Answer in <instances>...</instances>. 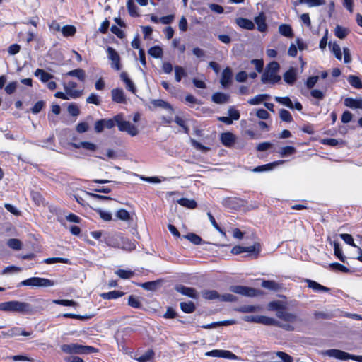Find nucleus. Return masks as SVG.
Segmentation results:
<instances>
[{
	"instance_id": "obj_60",
	"label": "nucleus",
	"mask_w": 362,
	"mask_h": 362,
	"mask_svg": "<svg viewBox=\"0 0 362 362\" xmlns=\"http://www.w3.org/2000/svg\"><path fill=\"white\" fill-rule=\"evenodd\" d=\"M310 95L316 99L322 100L325 95V90L313 89L311 90Z\"/></svg>"
},
{
	"instance_id": "obj_57",
	"label": "nucleus",
	"mask_w": 362,
	"mask_h": 362,
	"mask_svg": "<svg viewBox=\"0 0 362 362\" xmlns=\"http://www.w3.org/2000/svg\"><path fill=\"white\" fill-rule=\"evenodd\" d=\"M127 6L128 11L132 16H138V13L136 11L137 7L134 4L133 0H128L127 3Z\"/></svg>"
},
{
	"instance_id": "obj_46",
	"label": "nucleus",
	"mask_w": 362,
	"mask_h": 362,
	"mask_svg": "<svg viewBox=\"0 0 362 362\" xmlns=\"http://www.w3.org/2000/svg\"><path fill=\"white\" fill-rule=\"evenodd\" d=\"M334 32H335V35L337 37H339L340 39H344L348 35L349 30H348V29L343 28L340 25H337L335 28Z\"/></svg>"
},
{
	"instance_id": "obj_14",
	"label": "nucleus",
	"mask_w": 362,
	"mask_h": 362,
	"mask_svg": "<svg viewBox=\"0 0 362 362\" xmlns=\"http://www.w3.org/2000/svg\"><path fill=\"white\" fill-rule=\"evenodd\" d=\"M112 99L114 102L117 103H124L126 102V97L124 93L121 88H115L111 91Z\"/></svg>"
},
{
	"instance_id": "obj_19",
	"label": "nucleus",
	"mask_w": 362,
	"mask_h": 362,
	"mask_svg": "<svg viewBox=\"0 0 362 362\" xmlns=\"http://www.w3.org/2000/svg\"><path fill=\"white\" fill-rule=\"evenodd\" d=\"M76 87V83L73 81L69 82L67 86H64L66 93L67 95H69V96L71 98H76L79 97V95H80L79 91L72 90V88H74Z\"/></svg>"
},
{
	"instance_id": "obj_50",
	"label": "nucleus",
	"mask_w": 362,
	"mask_h": 362,
	"mask_svg": "<svg viewBox=\"0 0 362 362\" xmlns=\"http://www.w3.org/2000/svg\"><path fill=\"white\" fill-rule=\"evenodd\" d=\"M53 303L61 305L63 306H76L78 305V303L73 300H66V299H62V300H54Z\"/></svg>"
},
{
	"instance_id": "obj_26",
	"label": "nucleus",
	"mask_w": 362,
	"mask_h": 362,
	"mask_svg": "<svg viewBox=\"0 0 362 362\" xmlns=\"http://www.w3.org/2000/svg\"><path fill=\"white\" fill-rule=\"evenodd\" d=\"M124 295V293L119 291H112L107 293H103L100 294V297L103 299H116L122 297Z\"/></svg>"
},
{
	"instance_id": "obj_32",
	"label": "nucleus",
	"mask_w": 362,
	"mask_h": 362,
	"mask_svg": "<svg viewBox=\"0 0 362 362\" xmlns=\"http://www.w3.org/2000/svg\"><path fill=\"white\" fill-rule=\"evenodd\" d=\"M262 286L270 291H277L279 288V285L274 281L263 280Z\"/></svg>"
},
{
	"instance_id": "obj_40",
	"label": "nucleus",
	"mask_w": 362,
	"mask_h": 362,
	"mask_svg": "<svg viewBox=\"0 0 362 362\" xmlns=\"http://www.w3.org/2000/svg\"><path fill=\"white\" fill-rule=\"evenodd\" d=\"M181 310L186 313H192L195 310V305L192 302L180 303Z\"/></svg>"
},
{
	"instance_id": "obj_24",
	"label": "nucleus",
	"mask_w": 362,
	"mask_h": 362,
	"mask_svg": "<svg viewBox=\"0 0 362 362\" xmlns=\"http://www.w3.org/2000/svg\"><path fill=\"white\" fill-rule=\"evenodd\" d=\"M177 203L182 206L191 209H195L197 206V204L195 202V200L189 199L187 198H181L177 200Z\"/></svg>"
},
{
	"instance_id": "obj_53",
	"label": "nucleus",
	"mask_w": 362,
	"mask_h": 362,
	"mask_svg": "<svg viewBox=\"0 0 362 362\" xmlns=\"http://www.w3.org/2000/svg\"><path fill=\"white\" fill-rule=\"evenodd\" d=\"M185 238L189 240L191 243H192L194 245H199L201 244L202 240L201 237L199 235L194 234V233H189L184 236Z\"/></svg>"
},
{
	"instance_id": "obj_1",
	"label": "nucleus",
	"mask_w": 362,
	"mask_h": 362,
	"mask_svg": "<svg viewBox=\"0 0 362 362\" xmlns=\"http://www.w3.org/2000/svg\"><path fill=\"white\" fill-rule=\"evenodd\" d=\"M0 310L4 312H16L21 314H28L32 313V306L30 304L18 300H11L0 303Z\"/></svg>"
},
{
	"instance_id": "obj_31",
	"label": "nucleus",
	"mask_w": 362,
	"mask_h": 362,
	"mask_svg": "<svg viewBox=\"0 0 362 362\" xmlns=\"http://www.w3.org/2000/svg\"><path fill=\"white\" fill-rule=\"evenodd\" d=\"M298 4H306L309 7H316L326 4L325 0H298Z\"/></svg>"
},
{
	"instance_id": "obj_15",
	"label": "nucleus",
	"mask_w": 362,
	"mask_h": 362,
	"mask_svg": "<svg viewBox=\"0 0 362 362\" xmlns=\"http://www.w3.org/2000/svg\"><path fill=\"white\" fill-rule=\"evenodd\" d=\"M344 105L351 109L362 110V98H346L344 100Z\"/></svg>"
},
{
	"instance_id": "obj_64",
	"label": "nucleus",
	"mask_w": 362,
	"mask_h": 362,
	"mask_svg": "<svg viewBox=\"0 0 362 362\" xmlns=\"http://www.w3.org/2000/svg\"><path fill=\"white\" fill-rule=\"evenodd\" d=\"M68 112L72 116H78L80 114L78 107L75 104H71L68 107Z\"/></svg>"
},
{
	"instance_id": "obj_7",
	"label": "nucleus",
	"mask_w": 362,
	"mask_h": 362,
	"mask_svg": "<svg viewBox=\"0 0 362 362\" xmlns=\"http://www.w3.org/2000/svg\"><path fill=\"white\" fill-rule=\"evenodd\" d=\"M54 285V281L45 278L32 277L21 281L19 286L33 287H50Z\"/></svg>"
},
{
	"instance_id": "obj_4",
	"label": "nucleus",
	"mask_w": 362,
	"mask_h": 362,
	"mask_svg": "<svg viewBox=\"0 0 362 362\" xmlns=\"http://www.w3.org/2000/svg\"><path fill=\"white\" fill-rule=\"evenodd\" d=\"M61 349L67 354H88L96 351L95 348L90 346H83L78 344H63Z\"/></svg>"
},
{
	"instance_id": "obj_18",
	"label": "nucleus",
	"mask_w": 362,
	"mask_h": 362,
	"mask_svg": "<svg viewBox=\"0 0 362 362\" xmlns=\"http://www.w3.org/2000/svg\"><path fill=\"white\" fill-rule=\"evenodd\" d=\"M230 96L223 93H215L212 95V101L217 104H224L228 103Z\"/></svg>"
},
{
	"instance_id": "obj_52",
	"label": "nucleus",
	"mask_w": 362,
	"mask_h": 362,
	"mask_svg": "<svg viewBox=\"0 0 362 362\" xmlns=\"http://www.w3.org/2000/svg\"><path fill=\"white\" fill-rule=\"evenodd\" d=\"M279 117L282 121H284L286 122H291L293 120L291 113L285 109L280 110Z\"/></svg>"
},
{
	"instance_id": "obj_47",
	"label": "nucleus",
	"mask_w": 362,
	"mask_h": 362,
	"mask_svg": "<svg viewBox=\"0 0 362 362\" xmlns=\"http://www.w3.org/2000/svg\"><path fill=\"white\" fill-rule=\"evenodd\" d=\"M116 217L122 221H127L131 219L129 213L125 209H119L116 213Z\"/></svg>"
},
{
	"instance_id": "obj_41",
	"label": "nucleus",
	"mask_w": 362,
	"mask_h": 362,
	"mask_svg": "<svg viewBox=\"0 0 362 362\" xmlns=\"http://www.w3.org/2000/svg\"><path fill=\"white\" fill-rule=\"evenodd\" d=\"M328 267L332 270H338L343 273H349L350 272V269L349 268H347L346 267H345L338 262L331 263L329 264Z\"/></svg>"
},
{
	"instance_id": "obj_13",
	"label": "nucleus",
	"mask_w": 362,
	"mask_h": 362,
	"mask_svg": "<svg viewBox=\"0 0 362 362\" xmlns=\"http://www.w3.org/2000/svg\"><path fill=\"white\" fill-rule=\"evenodd\" d=\"M235 136L231 132H224L220 136V140L223 145L226 147H232L235 141Z\"/></svg>"
},
{
	"instance_id": "obj_27",
	"label": "nucleus",
	"mask_w": 362,
	"mask_h": 362,
	"mask_svg": "<svg viewBox=\"0 0 362 362\" xmlns=\"http://www.w3.org/2000/svg\"><path fill=\"white\" fill-rule=\"evenodd\" d=\"M260 252V244L255 243L253 245L249 247H245V252L250 253V255H254L255 258H257Z\"/></svg>"
},
{
	"instance_id": "obj_21",
	"label": "nucleus",
	"mask_w": 362,
	"mask_h": 362,
	"mask_svg": "<svg viewBox=\"0 0 362 362\" xmlns=\"http://www.w3.org/2000/svg\"><path fill=\"white\" fill-rule=\"evenodd\" d=\"M237 24L242 28H245L249 30H253L255 28L254 23L247 18H239L236 20Z\"/></svg>"
},
{
	"instance_id": "obj_2",
	"label": "nucleus",
	"mask_w": 362,
	"mask_h": 362,
	"mask_svg": "<svg viewBox=\"0 0 362 362\" xmlns=\"http://www.w3.org/2000/svg\"><path fill=\"white\" fill-rule=\"evenodd\" d=\"M279 69V63L275 61L268 64L261 76V81L263 83L271 84L279 83L281 81V76L277 74Z\"/></svg>"
},
{
	"instance_id": "obj_56",
	"label": "nucleus",
	"mask_w": 362,
	"mask_h": 362,
	"mask_svg": "<svg viewBox=\"0 0 362 362\" xmlns=\"http://www.w3.org/2000/svg\"><path fill=\"white\" fill-rule=\"evenodd\" d=\"M44 262L46 264H54V263H69V259L67 258H62V257H51L47 258L44 260Z\"/></svg>"
},
{
	"instance_id": "obj_48",
	"label": "nucleus",
	"mask_w": 362,
	"mask_h": 362,
	"mask_svg": "<svg viewBox=\"0 0 362 362\" xmlns=\"http://www.w3.org/2000/svg\"><path fill=\"white\" fill-rule=\"evenodd\" d=\"M122 248L126 250H132L136 248V243L134 242H132L128 238H122Z\"/></svg>"
},
{
	"instance_id": "obj_39",
	"label": "nucleus",
	"mask_w": 362,
	"mask_h": 362,
	"mask_svg": "<svg viewBox=\"0 0 362 362\" xmlns=\"http://www.w3.org/2000/svg\"><path fill=\"white\" fill-rule=\"evenodd\" d=\"M274 100L277 103H279L280 104H282V105L288 107V108L293 109V104L292 101L291 100V99L288 97H278V96H276L274 98Z\"/></svg>"
},
{
	"instance_id": "obj_6",
	"label": "nucleus",
	"mask_w": 362,
	"mask_h": 362,
	"mask_svg": "<svg viewBox=\"0 0 362 362\" xmlns=\"http://www.w3.org/2000/svg\"><path fill=\"white\" fill-rule=\"evenodd\" d=\"M115 120L119 131L126 132L132 136H134L139 134L137 127L131 124L129 121L124 120L122 115L119 114L115 115Z\"/></svg>"
},
{
	"instance_id": "obj_5",
	"label": "nucleus",
	"mask_w": 362,
	"mask_h": 362,
	"mask_svg": "<svg viewBox=\"0 0 362 362\" xmlns=\"http://www.w3.org/2000/svg\"><path fill=\"white\" fill-rule=\"evenodd\" d=\"M276 315L279 320L284 322H281V325H287L292 327V329H286V331H293L295 329L293 325L300 321L297 315L286 311L285 308L276 313Z\"/></svg>"
},
{
	"instance_id": "obj_51",
	"label": "nucleus",
	"mask_w": 362,
	"mask_h": 362,
	"mask_svg": "<svg viewBox=\"0 0 362 362\" xmlns=\"http://www.w3.org/2000/svg\"><path fill=\"white\" fill-rule=\"evenodd\" d=\"M115 274L121 279H129L134 276V272L129 270L118 269Z\"/></svg>"
},
{
	"instance_id": "obj_25",
	"label": "nucleus",
	"mask_w": 362,
	"mask_h": 362,
	"mask_svg": "<svg viewBox=\"0 0 362 362\" xmlns=\"http://www.w3.org/2000/svg\"><path fill=\"white\" fill-rule=\"evenodd\" d=\"M255 22L257 25L259 31L264 32L267 30V25L265 23V18L262 13L255 18Z\"/></svg>"
},
{
	"instance_id": "obj_43",
	"label": "nucleus",
	"mask_w": 362,
	"mask_h": 362,
	"mask_svg": "<svg viewBox=\"0 0 362 362\" xmlns=\"http://www.w3.org/2000/svg\"><path fill=\"white\" fill-rule=\"evenodd\" d=\"M174 70L175 78L177 82H180L181 81L182 77L185 76L187 75L185 70L182 66H175Z\"/></svg>"
},
{
	"instance_id": "obj_37",
	"label": "nucleus",
	"mask_w": 362,
	"mask_h": 362,
	"mask_svg": "<svg viewBox=\"0 0 362 362\" xmlns=\"http://www.w3.org/2000/svg\"><path fill=\"white\" fill-rule=\"evenodd\" d=\"M93 316H94L93 314L80 315L72 314V313H64L63 315V317H66V318H73V319H77V320H89V319L92 318Z\"/></svg>"
},
{
	"instance_id": "obj_23",
	"label": "nucleus",
	"mask_w": 362,
	"mask_h": 362,
	"mask_svg": "<svg viewBox=\"0 0 362 362\" xmlns=\"http://www.w3.org/2000/svg\"><path fill=\"white\" fill-rule=\"evenodd\" d=\"M121 79L124 82L126 85V88L131 91L132 93H134L136 92V88L134 84V83L131 81L130 78H129L128 75L126 72H122L120 74Z\"/></svg>"
},
{
	"instance_id": "obj_62",
	"label": "nucleus",
	"mask_w": 362,
	"mask_h": 362,
	"mask_svg": "<svg viewBox=\"0 0 362 362\" xmlns=\"http://www.w3.org/2000/svg\"><path fill=\"white\" fill-rule=\"evenodd\" d=\"M228 113L229 115V117L232 120H238L240 118L239 112L237 110H235L233 107H230L228 109Z\"/></svg>"
},
{
	"instance_id": "obj_61",
	"label": "nucleus",
	"mask_w": 362,
	"mask_h": 362,
	"mask_svg": "<svg viewBox=\"0 0 362 362\" xmlns=\"http://www.w3.org/2000/svg\"><path fill=\"white\" fill-rule=\"evenodd\" d=\"M318 79H319V76H317L309 77L308 78L307 81L305 82V85H306L307 88L308 89L313 88L315 86V85L317 83V82L318 81Z\"/></svg>"
},
{
	"instance_id": "obj_54",
	"label": "nucleus",
	"mask_w": 362,
	"mask_h": 362,
	"mask_svg": "<svg viewBox=\"0 0 362 362\" xmlns=\"http://www.w3.org/2000/svg\"><path fill=\"white\" fill-rule=\"evenodd\" d=\"M268 307L269 310H276V313L285 308L284 305L279 301H272L269 303Z\"/></svg>"
},
{
	"instance_id": "obj_33",
	"label": "nucleus",
	"mask_w": 362,
	"mask_h": 362,
	"mask_svg": "<svg viewBox=\"0 0 362 362\" xmlns=\"http://www.w3.org/2000/svg\"><path fill=\"white\" fill-rule=\"evenodd\" d=\"M279 33L286 37H291L293 36V30L291 27L287 24H282L279 27Z\"/></svg>"
},
{
	"instance_id": "obj_36",
	"label": "nucleus",
	"mask_w": 362,
	"mask_h": 362,
	"mask_svg": "<svg viewBox=\"0 0 362 362\" xmlns=\"http://www.w3.org/2000/svg\"><path fill=\"white\" fill-rule=\"evenodd\" d=\"M151 103L156 107H161L163 109H168L171 111L173 110V108L170 106V105L168 103H167L163 100H160V99L153 100L151 101Z\"/></svg>"
},
{
	"instance_id": "obj_42",
	"label": "nucleus",
	"mask_w": 362,
	"mask_h": 362,
	"mask_svg": "<svg viewBox=\"0 0 362 362\" xmlns=\"http://www.w3.org/2000/svg\"><path fill=\"white\" fill-rule=\"evenodd\" d=\"M128 305L134 308H140L142 306L139 297H136L133 295L129 296Z\"/></svg>"
},
{
	"instance_id": "obj_29",
	"label": "nucleus",
	"mask_w": 362,
	"mask_h": 362,
	"mask_svg": "<svg viewBox=\"0 0 362 362\" xmlns=\"http://www.w3.org/2000/svg\"><path fill=\"white\" fill-rule=\"evenodd\" d=\"M66 75L76 77L81 81H84L86 78L85 71L81 69H76L69 71Z\"/></svg>"
},
{
	"instance_id": "obj_8",
	"label": "nucleus",
	"mask_w": 362,
	"mask_h": 362,
	"mask_svg": "<svg viewBox=\"0 0 362 362\" xmlns=\"http://www.w3.org/2000/svg\"><path fill=\"white\" fill-rule=\"evenodd\" d=\"M230 290L233 293L249 297H254L261 293L259 290L244 286H233Z\"/></svg>"
},
{
	"instance_id": "obj_9",
	"label": "nucleus",
	"mask_w": 362,
	"mask_h": 362,
	"mask_svg": "<svg viewBox=\"0 0 362 362\" xmlns=\"http://www.w3.org/2000/svg\"><path fill=\"white\" fill-rule=\"evenodd\" d=\"M107 54L108 59L111 61V67L116 71H119L122 68L121 59L117 52L114 48L107 47Z\"/></svg>"
},
{
	"instance_id": "obj_44",
	"label": "nucleus",
	"mask_w": 362,
	"mask_h": 362,
	"mask_svg": "<svg viewBox=\"0 0 362 362\" xmlns=\"http://www.w3.org/2000/svg\"><path fill=\"white\" fill-rule=\"evenodd\" d=\"M153 356H154L153 351L151 349H149V350L146 351L144 354H143L142 356L137 358L136 360L139 362H148L153 358Z\"/></svg>"
},
{
	"instance_id": "obj_34",
	"label": "nucleus",
	"mask_w": 362,
	"mask_h": 362,
	"mask_svg": "<svg viewBox=\"0 0 362 362\" xmlns=\"http://www.w3.org/2000/svg\"><path fill=\"white\" fill-rule=\"evenodd\" d=\"M7 245L14 250H20L22 249V242L16 238H11L7 241Z\"/></svg>"
},
{
	"instance_id": "obj_58",
	"label": "nucleus",
	"mask_w": 362,
	"mask_h": 362,
	"mask_svg": "<svg viewBox=\"0 0 362 362\" xmlns=\"http://www.w3.org/2000/svg\"><path fill=\"white\" fill-rule=\"evenodd\" d=\"M294 153H296V148L293 146H285L279 151V153L282 157L292 155Z\"/></svg>"
},
{
	"instance_id": "obj_20",
	"label": "nucleus",
	"mask_w": 362,
	"mask_h": 362,
	"mask_svg": "<svg viewBox=\"0 0 362 362\" xmlns=\"http://www.w3.org/2000/svg\"><path fill=\"white\" fill-rule=\"evenodd\" d=\"M305 281L307 282L308 287L314 291L320 292H328L329 291V288L325 287L315 281L307 279Z\"/></svg>"
},
{
	"instance_id": "obj_17",
	"label": "nucleus",
	"mask_w": 362,
	"mask_h": 362,
	"mask_svg": "<svg viewBox=\"0 0 362 362\" xmlns=\"http://www.w3.org/2000/svg\"><path fill=\"white\" fill-rule=\"evenodd\" d=\"M296 78H297L296 69H294L293 67H291L284 74V81L289 85L293 84L295 83Z\"/></svg>"
},
{
	"instance_id": "obj_63",
	"label": "nucleus",
	"mask_w": 362,
	"mask_h": 362,
	"mask_svg": "<svg viewBox=\"0 0 362 362\" xmlns=\"http://www.w3.org/2000/svg\"><path fill=\"white\" fill-rule=\"evenodd\" d=\"M332 52L335 55L336 58L339 60H341L342 58L341 52V47L340 46L337 44L334 43L332 45Z\"/></svg>"
},
{
	"instance_id": "obj_45",
	"label": "nucleus",
	"mask_w": 362,
	"mask_h": 362,
	"mask_svg": "<svg viewBox=\"0 0 362 362\" xmlns=\"http://www.w3.org/2000/svg\"><path fill=\"white\" fill-rule=\"evenodd\" d=\"M279 163H283V161L274 162L269 164L264 165L258 166L252 170L253 172L258 173L264 170H269L272 169L273 166L277 165Z\"/></svg>"
},
{
	"instance_id": "obj_55",
	"label": "nucleus",
	"mask_w": 362,
	"mask_h": 362,
	"mask_svg": "<svg viewBox=\"0 0 362 362\" xmlns=\"http://www.w3.org/2000/svg\"><path fill=\"white\" fill-rule=\"evenodd\" d=\"M334 255L340 259L341 262H346V257L343 255L341 250L340 249L339 244L338 243H334Z\"/></svg>"
},
{
	"instance_id": "obj_3",
	"label": "nucleus",
	"mask_w": 362,
	"mask_h": 362,
	"mask_svg": "<svg viewBox=\"0 0 362 362\" xmlns=\"http://www.w3.org/2000/svg\"><path fill=\"white\" fill-rule=\"evenodd\" d=\"M320 354L323 356L334 358L340 361H348L352 359L358 362H362V356L353 355L348 352L336 349L321 351Z\"/></svg>"
},
{
	"instance_id": "obj_38",
	"label": "nucleus",
	"mask_w": 362,
	"mask_h": 362,
	"mask_svg": "<svg viewBox=\"0 0 362 362\" xmlns=\"http://www.w3.org/2000/svg\"><path fill=\"white\" fill-rule=\"evenodd\" d=\"M269 98V95L267 94H259L251 98L248 100V103L252 105H255L260 104L263 100L267 99Z\"/></svg>"
},
{
	"instance_id": "obj_30",
	"label": "nucleus",
	"mask_w": 362,
	"mask_h": 362,
	"mask_svg": "<svg viewBox=\"0 0 362 362\" xmlns=\"http://www.w3.org/2000/svg\"><path fill=\"white\" fill-rule=\"evenodd\" d=\"M348 82L355 88H362V81L358 76L350 75L347 78Z\"/></svg>"
},
{
	"instance_id": "obj_10",
	"label": "nucleus",
	"mask_w": 362,
	"mask_h": 362,
	"mask_svg": "<svg viewBox=\"0 0 362 362\" xmlns=\"http://www.w3.org/2000/svg\"><path fill=\"white\" fill-rule=\"evenodd\" d=\"M205 356H211V357H218V358H225L228 359L236 360L238 359V356L227 350H219L214 349L210 351H207L205 353Z\"/></svg>"
},
{
	"instance_id": "obj_35",
	"label": "nucleus",
	"mask_w": 362,
	"mask_h": 362,
	"mask_svg": "<svg viewBox=\"0 0 362 362\" xmlns=\"http://www.w3.org/2000/svg\"><path fill=\"white\" fill-rule=\"evenodd\" d=\"M148 53L154 58H160L163 56V52L160 47L154 46L148 49Z\"/></svg>"
},
{
	"instance_id": "obj_16",
	"label": "nucleus",
	"mask_w": 362,
	"mask_h": 362,
	"mask_svg": "<svg viewBox=\"0 0 362 362\" xmlns=\"http://www.w3.org/2000/svg\"><path fill=\"white\" fill-rule=\"evenodd\" d=\"M233 73L229 67H226L222 72L221 83L223 87H227L231 83Z\"/></svg>"
},
{
	"instance_id": "obj_28",
	"label": "nucleus",
	"mask_w": 362,
	"mask_h": 362,
	"mask_svg": "<svg viewBox=\"0 0 362 362\" xmlns=\"http://www.w3.org/2000/svg\"><path fill=\"white\" fill-rule=\"evenodd\" d=\"M35 75L39 76L42 82L45 83L53 78V75L46 72L43 69H37L35 71Z\"/></svg>"
},
{
	"instance_id": "obj_49",
	"label": "nucleus",
	"mask_w": 362,
	"mask_h": 362,
	"mask_svg": "<svg viewBox=\"0 0 362 362\" xmlns=\"http://www.w3.org/2000/svg\"><path fill=\"white\" fill-rule=\"evenodd\" d=\"M62 32L65 37L72 36L76 32V29L73 25H65L62 28Z\"/></svg>"
},
{
	"instance_id": "obj_12",
	"label": "nucleus",
	"mask_w": 362,
	"mask_h": 362,
	"mask_svg": "<svg viewBox=\"0 0 362 362\" xmlns=\"http://www.w3.org/2000/svg\"><path fill=\"white\" fill-rule=\"evenodd\" d=\"M175 290L182 295L189 296L192 298H197L198 294L194 288L187 287L183 285H178L175 287Z\"/></svg>"
},
{
	"instance_id": "obj_22",
	"label": "nucleus",
	"mask_w": 362,
	"mask_h": 362,
	"mask_svg": "<svg viewBox=\"0 0 362 362\" xmlns=\"http://www.w3.org/2000/svg\"><path fill=\"white\" fill-rule=\"evenodd\" d=\"M162 280H156L140 284L139 286L147 291H155L160 285Z\"/></svg>"
},
{
	"instance_id": "obj_11",
	"label": "nucleus",
	"mask_w": 362,
	"mask_h": 362,
	"mask_svg": "<svg viewBox=\"0 0 362 362\" xmlns=\"http://www.w3.org/2000/svg\"><path fill=\"white\" fill-rule=\"evenodd\" d=\"M258 323L262 324L264 325H274L277 326L279 327H281L284 329H292V327L289 325H281V322L276 320L274 318L263 316V315H259L258 317Z\"/></svg>"
},
{
	"instance_id": "obj_59",
	"label": "nucleus",
	"mask_w": 362,
	"mask_h": 362,
	"mask_svg": "<svg viewBox=\"0 0 362 362\" xmlns=\"http://www.w3.org/2000/svg\"><path fill=\"white\" fill-rule=\"evenodd\" d=\"M203 296L206 299H209V300L219 299L220 300L221 295H219L218 293V292L216 291H206L204 292Z\"/></svg>"
}]
</instances>
